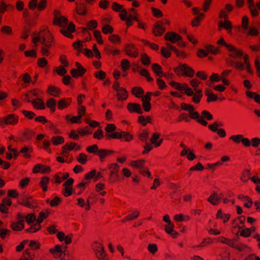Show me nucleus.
Segmentation results:
<instances>
[{
	"label": "nucleus",
	"mask_w": 260,
	"mask_h": 260,
	"mask_svg": "<svg viewBox=\"0 0 260 260\" xmlns=\"http://www.w3.org/2000/svg\"><path fill=\"white\" fill-rule=\"evenodd\" d=\"M200 82L196 79H193L190 81V84L193 88V90L188 87L186 84H181L179 83L171 81L170 84L175 89L184 93L187 96H193V98H202L203 96L202 91L198 88Z\"/></svg>",
	"instance_id": "1"
},
{
	"label": "nucleus",
	"mask_w": 260,
	"mask_h": 260,
	"mask_svg": "<svg viewBox=\"0 0 260 260\" xmlns=\"http://www.w3.org/2000/svg\"><path fill=\"white\" fill-rule=\"evenodd\" d=\"M38 42L42 45L41 52L43 56H48L49 54V49L52 46L53 39L50 32L44 30L38 35L33 37L32 43L36 46Z\"/></svg>",
	"instance_id": "2"
},
{
	"label": "nucleus",
	"mask_w": 260,
	"mask_h": 260,
	"mask_svg": "<svg viewBox=\"0 0 260 260\" xmlns=\"http://www.w3.org/2000/svg\"><path fill=\"white\" fill-rule=\"evenodd\" d=\"M181 108L182 110L189 112L191 118L197 119L199 123L204 126L207 125V122L204 120L203 118L200 116L198 112L194 111V107L192 106L182 103L181 104Z\"/></svg>",
	"instance_id": "3"
},
{
	"label": "nucleus",
	"mask_w": 260,
	"mask_h": 260,
	"mask_svg": "<svg viewBox=\"0 0 260 260\" xmlns=\"http://www.w3.org/2000/svg\"><path fill=\"white\" fill-rule=\"evenodd\" d=\"M244 64L239 61H235L233 60H230V64L239 70H243L245 69L250 73L252 74L253 72L250 69V65L248 60V56L247 55L244 56Z\"/></svg>",
	"instance_id": "4"
},
{
	"label": "nucleus",
	"mask_w": 260,
	"mask_h": 260,
	"mask_svg": "<svg viewBox=\"0 0 260 260\" xmlns=\"http://www.w3.org/2000/svg\"><path fill=\"white\" fill-rule=\"evenodd\" d=\"M217 43L218 44L225 46L230 52V56L234 58H237L243 55V52L242 51L238 49L232 45L227 44L222 38L219 39Z\"/></svg>",
	"instance_id": "5"
},
{
	"label": "nucleus",
	"mask_w": 260,
	"mask_h": 260,
	"mask_svg": "<svg viewBox=\"0 0 260 260\" xmlns=\"http://www.w3.org/2000/svg\"><path fill=\"white\" fill-rule=\"evenodd\" d=\"M166 40L173 43H178V45L181 47H184L185 44L181 40V37L174 32H168L165 36Z\"/></svg>",
	"instance_id": "6"
},
{
	"label": "nucleus",
	"mask_w": 260,
	"mask_h": 260,
	"mask_svg": "<svg viewBox=\"0 0 260 260\" xmlns=\"http://www.w3.org/2000/svg\"><path fill=\"white\" fill-rule=\"evenodd\" d=\"M175 72L179 74L181 72L183 73L184 76L188 77H192L194 75V71L186 64L180 63L178 67L176 68Z\"/></svg>",
	"instance_id": "7"
},
{
	"label": "nucleus",
	"mask_w": 260,
	"mask_h": 260,
	"mask_svg": "<svg viewBox=\"0 0 260 260\" xmlns=\"http://www.w3.org/2000/svg\"><path fill=\"white\" fill-rule=\"evenodd\" d=\"M166 45L168 49L163 47L161 48V54L164 57L166 58L170 57L171 55V50L174 52L178 56L183 55V53L182 52H179L174 46L172 45L170 43H167Z\"/></svg>",
	"instance_id": "8"
},
{
	"label": "nucleus",
	"mask_w": 260,
	"mask_h": 260,
	"mask_svg": "<svg viewBox=\"0 0 260 260\" xmlns=\"http://www.w3.org/2000/svg\"><path fill=\"white\" fill-rule=\"evenodd\" d=\"M163 219L168 223V224L165 227V230L166 232L173 236V238L176 237L178 234L177 232L174 231V225L169 219V215H165Z\"/></svg>",
	"instance_id": "9"
},
{
	"label": "nucleus",
	"mask_w": 260,
	"mask_h": 260,
	"mask_svg": "<svg viewBox=\"0 0 260 260\" xmlns=\"http://www.w3.org/2000/svg\"><path fill=\"white\" fill-rule=\"evenodd\" d=\"M54 23L58 25L60 27H65L68 23V19L64 16H61L58 11L54 12Z\"/></svg>",
	"instance_id": "10"
},
{
	"label": "nucleus",
	"mask_w": 260,
	"mask_h": 260,
	"mask_svg": "<svg viewBox=\"0 0 260 260\" xmlns=\"http://www.w3.org/2000/svg\"><path fill=\"white\" fill-rule=\"evenodd\" d=\"M242 27L247 33L251 36H256L258 34L257 30L253 27H249L248 18L247 16H244L242 18Z\"/></svg>",
	"instance_id": "11"
},
{
	"label": "nucleus",
	"mask_w": 260,
	"mask_h": 260,
	"mask_svg": "<svg viewBox=\"0 0 260 260\" xmlns=\"http://www.w3.org/2000/svg\"><path fill=\"white\" fill-rule=\"evenodd\" d=\"M159 135L158 134H153L150 140L151 144H149L148 143H147V153L152 149L153 146L152 145H154L155 147H158L161 145V144L162 143L163 140L160 139L157 141V140L159 139Z\"/></svg>",
	"instance_id": "12"
},
{
	"label": "nucleus",
	"mask_w": 260,
	"mask_h": 260,
	"mask_svg": "<svg viewBox=\"0 0 260 260\" xmlns=\"http://www.w3.org/2000/svg\"><path fill=\"white\" fill-rule=\"evenodd\" d=\"M3 121L6 125H15L19 122L18 117L15 114H9L3 118Z\"/></svg>",
	"instance_id": "13"
},
{
	"label": "nucleus",
	"mask_w": 260,
	"mask_h": 260,
	"mask_svg": "<svg viewBox=\"0 0 260 260\" xmlns=\"http://www.w3.org/2000/svg\"><path fill=\"white\" fill-rule=\"evenodd\" d=\"M122 6L118 4L116 2L112 3V9L117 12H121L119 16L121 20H125L127 16V12L124 9H122Z\"/></svg>",
	"instance_id": "14"
},
{
	"label": "nucleus",
	"mask_w": 260,
	"mask_h": 260,
	"mask_svg": "<svg viewBox=\"0 0 260 260\" xmlns=\"http://www.w3.org/2000/svg\"><path fill=\"white\" fill-rule=\"evenodd\" d=\"M75 30V25L73 23H70L67 28H63L60 29V32L66 37L69 38H73V36L72 32Z\"/></svg>",
	"instance_id": "15"
},
{
	"label": "nucleus",
	"mask_w": 260,
	"mask_h": 260,
	"mask_svg": "<svg viewBox=\"0 0 260 260\" xmlns=\"http://www.w3.org/2000/svg\"><path fill=\"white\" fill-rule=\"evenodd\" d=\"M247 4L251 15L254 17L258 15L257 8L260 10V2L255 5L253 0H247Z\"/></svg>",
	"instance_id": "16"
},
{
	"label": "nucleus",
	"mask_w": 260,
	"mask_h": 260,
	"mask_svg": "<svg viewBox=\"0 0 260 260\" xmlns=\"http://www.w3.org/2000/svg\"><path fill=\"white\" fill-rule=\"evenodd\" d=\"M76 66L77 67V69H72L71 71V73L73 77L77 78L79 76H82L85 73L86 70L78 62H76Z\"/></svg>",
	"instance_id": "17"
},
{
	"label": "nucleus",
	"mask_w": 260,
	"mask_h": 260,
	"mask_svg": "<svg viewBox=\"0 0 260 260\" xmlns=\"http://www.w3.org/2000/svg\"><path fill=\"white\" fill-rule=\"evenodd\" d=\"M18 221L12 223L11 228L16 231H21L24 228L23 217L20 215H18Z\"/></svg>",
	"instance_id": "18"
},
{
	"label": "nucleus",
	"mask_w": 260,
	"mask_h": 260,
	"mask_svg": "<svg viewBox=\"0 0 260 260\" xmlns=\"http://www.w3.org/2000/svg\"><path fill=\"white\" fill-rule=\"evenodd\" d=\"M166 31L165 27L163 26L162 23L157 21L154 25L153 31L155 36H161Z\"/></svg>",
	"instance_id": "19"
},
{
	"label": "nucleus",
	"mask_w": 260,
	"mask_h": 260,
	"mask_svg": "<svg viewBox=\"0 0 260 260\" xmlns=\"http://www.w3.org/2000/svg\"><path fill=\"white\" fill-rule=\"evenodd\" d=\"M126 53L133 57H136L138 55V52L133 44L127 45L125 47Z\"/></svg>",
	"instance_id": "20"
},
{
	"label": "nucleus",
	"mask_w": 260,
	"mask_h": 260,
	"mask_svg": "<svg viewBox=\"0 0 260 260\" xmlns=\"http://www.w3.org/2000/svg\"><path fill=\"white\" fill-rule=\"evenodd\" d=\"M50 171V169L48 167H46L43 165L38 164L35 166L32 169L34 173L42 172L43 173H48Z\"/></svg>",
	"instance_id": "21"
},
{
	"label": "nucleus",
	"mask_w": 260,
	"mask_h": 260,
	"mask_svg": "<svg viewBox=\"0 0 260 260\" xmlns=\"http://www.w3.org/2000/svg\"><path fill=\"white\" fill-rule=\"evenodd\" d=\"M222 198V195H218L216 192H213V194L208 199L207 201L213 205H216Z\"/></svg>",
	"instance_id": "22"
},
{
	"label": "nucleus",
	"mask_w": 260,
	"mask_h": 260,
	"mask_svg": "<svg viewBox=\"0 0 260 260\" xmlns=\"http://www.w3.org/2000/svg\"><path fill=\"white\" fill-rule=\"evenodd\" d=\"M127 109L131 112H137L139 114L142 113V111L141 109L140 106L136 103H129L127 105Z\"/></svg>",
	"instance_id": "23"
},
{
	"label": "nucleus",
	"mask_w": 260,
	"mask_h": 260,
	"mask_svg": "<svg viewBox=\"0 0 260 260\" xmlns=\"http://www.w3.org/2000/svg\"><path fill=\"white\" fill-rule=\"evenodd\" d=\"M113 153V151L109 150L100 149L98 151L97 154L99 155L100 159L103 161L105 158L108 155Z\"/></svg>",
	"instance_id": "24"
},
{
	"label": "nucleus",
	"mask_w": 260,
	"mask_h": 260,
	"mask_svg": "<svg viewBox=\"0 0 260 260\" xmlns=\"http://www.w3.org/2000/svg\"><path fill=\"white\" fill-rule=\"evenodd\" d=\"M132 92L136 98H146V95L143 96L144 91L141 87H133Z\"/></svg>",
	"instance_id": "25"
},
{
	"label": "nucleus",
	"mask_w": 260,
	"mask_h": 260,
	"mask_svg": "<svg viewBox=\"0 0 260 260\" xmlns=\"http://www.w3.org/2000/svg\"><path fill=\"white\" fill-rule=\"evenodd\" d=\"M48 93L51 96H58L62 95L59 89L53 86H50L48 88Z\"/></svg>",
	"instance_id": "26"
},
{
	"label": "nucleus",
	"mask_w": 260,
	"mask_h": 260,
	"mask_svg": "<svg viewBox=\"0 0 260 260\" xmlns=\"http://www.w3.org/2000/svg\"><path fill=\"white\" fill-rule=\"evenodd\" d=\"M152 68L153 72L157 76L162 77L166 76V74L161 71V67L158 64L154 63L152 65Z\"/></svg>",
	"instance_id": "27"
},
{
	"label": "nucleus",
	"mask_w": 260,
	"mask_h": 260,
	"mask_svg": "<svg viewBox=\"0 0 260 260\" xmlns=\"http://www.w3.org/2000/svg\"><path fill=\"white\" fill-rule=\"evenodd\" d=\"M29 102H31L34 107L37 109H44L45 108V104L41 99H35L32 101H29Z\"/></svg>",
	"instance_id": "28"
},
{
	"label": "nucleus",
	"mask_w": 260,
	"mask_h": 260,
	"mask_svg": "<svg viewBox=\"0 0 260 260\" xmlns=\"http://www.w3.org/2000/svg\"><path fill=\"white\" fill-rule=\"evenodd\" d=\"M219 27L220 28L223 27V28L226 29L228 30V33H229V34H231L232 32V31H231V28L232 27V24L228 20H225L224 22H220L219 23Z\"/></svg>",
	"instance_id": "29"
},
{
	"label": "nucleus",
	"mask_w": 260,
	"mask_h": 260,
	"mask_svg": "<svg viewBox=\"0 0 260 260\" xmlns=\"http://www.w3.org/2000/svg\"><path fill=\"white\" fill-rule=\"evenodd\" d=\"M76 12L80 15H85L86 13V7L85 4H81L77 6Z\"/></svg>",
	"instance_id": "30"
},
{
	"label": "nucleus",
	"mask_w": 260,
	"mask_h": 260,
	"mask_svg": "<svg viewBox=\"0 0 260 260\" xmlns=\"http://www.w3.org/2000/svg\"><path fill=\"white\" fill-rule=\"evenodd\" d=\"M208 127L213 132H217L218 133V135L220 137H224L226 135V133H225V131L222 129V128H220V129H217V127H215L214 126H213V125H209L208 126Z\"/></svg>",
	"instance_id": "31"
},
{
	"label": "nucleus",
	"mask_w": 260,
	"mask_h": 260,
	"mask_svg": "<svg viewBox=\"0 0 260 260\" xmlns=\"http://www.w3.org/2000/svg\"><path fill=\"white\" fill-rule=\"evenodd\" d=\"M49 182V178L48 177H43L40 181V185L44 191L47 190V184Z\"/></svg>",
	"instance_id": "32"
},
{
	"label": "nucleus",
	"mask_w": 260,
	"mask_h": 260,
	"mask_svg": "<svg viewBox=\"0 0 260 260\" xmlns=\"http://www.w3.org/2000/svg\"><path fill=\"white\" fill-rule=\"evenodd\" d=\"M77 204L81 207H85L86 210H88L90 209L89 202H87V204H86L85 201L83 199H78L77 200Z\"/></svg>",
	"instance_id": "33"
},
{
	"label": "nucleus",
	"mask_w": 260,
	"mask_h": 260,
	"mask_svg": "<svg viewBox=\"0 0 260 260\" xmlns=\"http://www.w3.org/2000/svg\"><path fill=\"white\" fill-rule=\"evenodd\" d=\"M51 142L54 145H57L63 143L64 142V139L60 136L53 137L51 139Z\"/></svg>",
	"instance_id": "34"
},
{
	"label": "nucleus",
	"mask_w": 260,
	"mask_h": 260,
	"mask_svg": "<svg viewBox=\"0 0 260 260\" xmlns=\"http://www.w3.org/2000/svg\"><path fill=\"white\" fill-rule=\"evenodd\" d=\"M145 164V160H140L138 161H133L131 162V166L132 167L141 169Z\"/></svg>",
	"instance_id": "35"
},
{
	"label": "nucleus",
	"mask_w": 260,
	"mask_h": 260,
	"mask_svg": "<svg viewBox=\"0 0 260 260\" xmlns=\"http://www.w3.org/2000/svg\"><path fill=\"white\" fill-rule=\"evenodd\" d=\"M212 0H204L202 5V10L204 12H207L212 4Z\"/></svg>",
	"instance_id": "36"
},
{
	"label": "nucleus",
	"mask_w": 260,
	"mask_h": 260,
	"mask_svg": "<svg viewBox=\"0 0 260 260\" xmlns=\"http://www.w3.org/2000/svg\"><path fill=\"white\" fill-rule=\"evenodd\" d=\"M130 67L129 61L126 59L121 61V68L123 71H126Z\"/></svg>",
	"instance_id": "37"
},
{
	"label": "nucleus",
	"mask_w": 260,
	"mask_h": 260,
	"mask_svg": "<svg viewBox=\"0 0 260 260\" xmlns=\"http://www.w3.org/2000/svg\"><path fill=\"white\" fill-rule=\"evenodd\" d=\"M117 93L119 98H127V96L126 90L122 87L118 90Z\"/></svg>",
	"instance_id": "38"
},
{
	"label": "nucleus",
	"mask_w": 260,
	"mask_h": 260,
	"mask_svg": "<svg viewBox=\"0 0 260 260\" xmlns=\"http://www.w3.org/2000/svg\"><path fill=\"white\" fill-rule=\"evenodd\" d=\"M76 146V143H72L69 145H66L62 147L63 153H66L68 150H72Z\"/></svg>",
	"instance_id": "39"
},
{
	"label": "nucleus",
	"mask_w": 260,
	"mask_h": 260,
	"mask_svg": "<svg viewBox=\"0 0 260 260\" xmlns=\"http://www.w3.org/2000/svg\"><path fill=\"white\" fill-rule=\"evenodd\" d=\"M137 20V17L135 15L133 14H129L128 17H126V18L124 20H126V25L128 26H131L132 24V20Z\"/></svg>",
	"instance_id": "40"
},
{
	"label": "nucleus",
	"mask_w": 260,
	"mask_h": 260,
	"mask_svg": "<svg viewBox=\"0 0 260 260\" xmlns=\"http://www.w3.org/2000/svg\"><path fill=\"white\" fill-rule=\"evenodd\" d=\"M93 35L99 44H102L103 43V41L101 37V34L100 31L98 30H94L93 32Z\"/></svg>",
	"instance_id": "41"
},
{
	"label": "nucleus",
	"mask_w": 260,
	"mask_h": 260,
	"mask_svg": "<svg viewBox=\"0 0 260 260\" xmlns=\"http://www.w3.org/2000/svg\"><path fill=\"white\" fill-rule=\"evenodd\" d=\"M77 160L80 163L85 164L87 160V157L85 154L80 153L77 158Z\"/></svg>",
	"instance_id": "42"
},
{
	"label": "nucleus",
	"mask_w": 260,
	"mask_h": 260,
	"mask_svg": "<svg viewBox=\"0 0 260 260\" xmlns=\"http://www.w3.org/2000/svg\"><path fill=\"white\" fill-rule=\"evenodd\" d=\"M122 137V132L121 133H119L117 132L111 134H108L107 135V138H114V139H120Z\"/></svg>",
	"instance_id": "43"
},
{
	"label": "nucleus",
	"mask_w": 260,
	"mask_h": 260,
	"mask_svg": "<svg viewBox=\"0 0 260 260\" xmlns=\"http://www.w3.org/2000/svg\"><path fill=\"white\" fill-rule=\"evenodd\" d=\"M25 220L27 223L30 224L35 221L36 216L32 213L29 214L26 216Z\"/></svg>",
	"instance_id": "44"
},
{
	"label": "nucleus",
	"mask_w": 260,
	"mask_h": 260,
	"mask_svg": "<svg viewBox=\"0 0 260 260\" xmlns=\"http://www.w3.org/2000/svg\"><path fill=\"white\" fill-rule=\"evenodd\" d=\"M62 250L61 247L59 245H56L55 246L54 248H51L50 249V252L53 254H57L59 252H61Z\"/></svg>",
	"instance_id": "45"
},
{
	"label": "nucleus",
	"mask_w": 260,
	"mask_h": 260,
	"mask_svg": "<svg viewBox=\"0 0 260 260\" xmlns=\"http://www.w3.org/2000/svg\"><path fill=\"white\" fill-rule=\"evenodd\" d=\"M148 250L152 254H154L157 250V246L155 244H150L147 246Z\"/></svg>",
	"instance_id": "46"
},
{
	"label": "nucleus",
	"mask_w": 260,
	"mask_h": 260,
	"mask_svg": "<svg viewBox=\"0 0 260 260\" xmlns=\"http://www.w3.org/2000/svg\"><path fill=\"white\" fill-rule=\"evenodd\" d=\"M113 28L109 25H105L103 26V29H102L103 32L105 34H111L113 32Z\"/></svg>",
	"instance_id": "47"
},
{
	"label": "nucleus",
	"mask_w": 260,
	"mask_h": 260,
	"mask_svg": "<svg viewBox=\"0 0 260 260\" xmlns=\"http://www.w3.org/2000/svg\"><path fill=\"white\" fill-rule=\"evenodd\" d=\"M1 31L3 33H5L9 35L12 33V29L11 27L9 26L4 25L1 28Z\"/></svg>",
	"instance_id": "48"
},
{
	"label": "nucleus",
	"mask_w": 260,
	"mask_h": 260,
	"mask_svg": "<svg viewBox=\"0 0 260 260\" xmlns=\"http://www.w3.org/2000/svg\"><path fill=\"white\" fill-rule=\"evenodd\" d=\"M87 27L90 30H92L96 28L98 23L95 20H91L87 23Z\"/></svg>",
	"instance_id": "49"
},
{
	"label": "nucleus",
	"mask_w": 260,
	"mask_h": 260,
	"mask_svg": "<svg viewBox=\"0 0 260 260\" xmlns=\"http://www.w3.org/2000/svg\"><path fill=\"white\" fill-rule=\"evenodd\" d=\"M86 150L89 153H98V147L96 145H93L92 146L87 147Z\"/></svg>",
	"instance_id": "50"
},
{
	"label": "nucleus",
	"mask_w": 260,
	"mask_h": 260,
	"mask_svg": "<svg viewBox=\"0 0 260 260\" xmlns=\"http://www.w3.org/2000/svg\"><path fill=\"white\" fill-rule=\"evenodd\" d=\"M64 187V191L63 192V195L65 197H68L72 194V186H63Z\"/></svg>",
	"instance_id": "51"
},
{
	"label": "nucleus",
	"mask_w": 260,
	"mask_h": 260,
	"mask_svg": "<svg viewBox=\"0 0 260 260\" xmlns=\"http://www.w3.org/2000/svg\"><path fill=\"white\" fill-rule=\"evenodd\" d=\"M47 4L46 0H41L40 2L38 4L37 8L39 11H42L44 10Z\"/></svg>",
	"instance_id": "52"
},
{
	"label": "nucleus",
	"mask_w": 260,
	"mask_h": 260,
	"mask_svg": "<svg viewBox=\"0 0 260 260\" xmlns=\"http://www.w3.org/2000/svg\"><path fill=\"white\" fill-rule=\"evenodd\" d=\"M153 15L156 17H159L162 16V12L158 9L154 7L151 8Z\"/></svg>",
	"instance_id": "53"
},
{
	"label": "nucleus",
	"mask_w": 260,
	"mask_h": 260,
	"mask_svg": "<svg viewBox=\"0 0 260 260\" xmlns=\"http://www.w3.org/2000/svg\"><path fill=\"white\" fill-rule=\"evenodd\" d=\"M116 127L113 124H108L105 128V130L107 133H111L116 130Z\"/></svg>",
	"instance_id": "54"
},
{
	"label": "nucleus",
	"mask_w": 260,
	"mask_h": 260,
	"mask_svg": "<svg viewBox=\"0 0 260 260\" xmlns=\"http://www.w3.org/2000/svg\"><path fill=\"white\" fill-rule=\"evenodd\" d=\"M96 175V171L95 170H93L91 172L87 173L85 176V179L86 180H89L93 178Z\"/></svg>",
	"instance_id": "55"
},
{
	"label": "nucleus",
	"mask_w": 260,
	"mask_h": 260,
	"mask_svg": "<svg viewBox=\"0 0 260 260\" xmlns=\"http://www.w3.org/2000/svg\"><path fill=\"white\" fill-rule=\"evenodd\" d=\"M41 228L39 223H36L32 225L30 228L27 229L26 231L28 232H35L38 231Z\"/></svg>",
	"instance_id": "56"
},
{
	"label": "nucleus",
	"mask_w": 260,
	"mask_h": 260,
	"mask_svg": "<svg viewBox=\"0 0 260 260\" xmlns=\"http://www.w3.org/2000/svg\"><path fill=\"white\" fill-rule=\"evenodd\" d=\"M24 53L25 56L27 57H36L37 56V52L34 49L26 51H25Z\"/></svg>",
	"instance_id": "57"
},
{
	"label": "nucleus",
	"mask_w": 260,
	"mask_h": 260,
	"mask_svg": "<svg viewBox=\"0 0 260 260\" xmlns=\"http://www.w3.org/2000/svg\"><path fill=\"white\" fill-rule=\"evenodd\" d=\"M38 64L41 68L44 67L47 64V60L45 58H40L38 59Z\"/></svg>",
	"instance_id": "58"
},
{
	"label": "nucleus",
	"mask_w": 260,
	"mask_h": 260,
	"mask_svg": "<svg viewBox=\"0 0 260 260\" xmlns=\"http://www.w3.org/2000/svg\"><path fill=\"white\" fill-rule=\"evenodd\" d=\"M110 41L113 43H118L120 42V38L115 35H111L109 38Z\"/></svg>",
	"instance_id": "59"
},
{
	"label": "nucleus",
	"mask_w": 260,
	"mask_h": 260,
	"mask_svg": "<svg viewBox=\"0 0 260 260\" xmlns=\"http://www.w3.org/2000/svg\"><path fill=\"white\" fill-rule=\"evenodd\" d=\"M93 137L98 139H101L103 137V131L101 129H99L93 134Z\"/></svg>",
	"instance_id": "60"
},
{
	"label": "nucleus",
	"mask_w": 260,
	"mask_h": 260,
	"mask_svg": "<svg viewBox=\"0 0 260 260\" xmlns=\"http://www.w3.org/2000/svg\"><path fill=\"white\" fill-rule=\"evenodd\" d=\"M38 1L35 0H31L28 3V7L31 10H35L37 7Z\"/></svg>",
	"instance_id": "61"
},
{
	"label": "nucleus",
	"mask_w": 260,
	"mask_h": 260,
	"mask_svg": "<svg viewBox=\"0 0 260 260\" xmlns=\"http://www.w3.org/2000/svg\"><path fill=\"white\" fill-rule=\"evenodd\" d=\"M122 134L126 141H129L133 138V135L128 132H122Z\"/></svg>",
	"instance_id": "62"
},
{
	"label": "nucleus",
	"mask_w": 260,
	"mask_h": 260,
	"mask_svg": "<svg viewBox=\"0 0 260 260\" xmlns=\"http://www.w3.org/2000/svg\"><path fill=\"white\" fill-rule=\"evenodd\" d=\"M251 143L252 146L254 147H257L260 144V139L258 138H254L251 139Z\"/></svg>",
	"instance_id": "63"
},
{
	"label": "nucleus",
	"mask_w": 260,
	"mask_h": 260,
	"mask_svg": "<svg viewBox=\"0 0 260 260\" xmlns=\"http://www.w3.org/2000/svg\"><path fill=\"white\" fill-rule=\"evenodd\" d=\"M243 136L241 135H234L231 137V139L233 140L236 143H239L242 141Z\"/></svg>",
	"instance_id": "64"
}]
</instances>
